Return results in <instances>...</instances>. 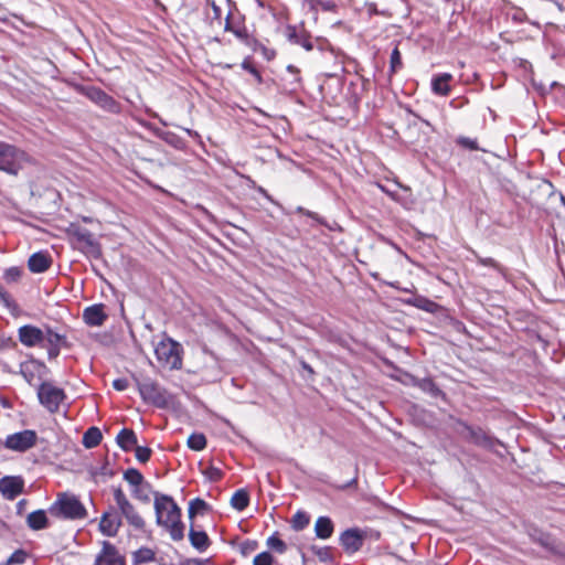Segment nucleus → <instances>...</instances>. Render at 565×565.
<instances>
[{
	"instance_id": "1",
	"label": "nucleus",
	"mask_w": 565,
	"mask_h": 565,
	"mask_svg": "<svg viewBox=\"0 0 565 565\" xmlns=\"http://www.w3.org/2000/svg\"><path fill=\"white\" fill-rule=\"evenodd\" d=\"M156 523L163 527L173 541H180L184 536V525L181 521V509L172 497L152 492Z\"/></svg>"
},
{
	"instance_id": "2",
	"label": "nucleus",
	"mask_w": 565,
	"mask_h": 565,
	"mask_svg": "<svg viewBox=\"0 0 565 565\" xmlns=\"http://www.w3.org/2000/svg\"><path fill=\"white\" fill-rule=\"evenodd\" d=\"M50 513L64 519H83L86 515V509L82 502L68 493L58 494L56 501L50 507Z\"/></svg>"
},
{
	"instance_id": "3",
	"label": "nucleus",
	"mask_w": 565,
	"mask_h": 565,
	"mask_svg": "<svg viewBox=\"0 0 565 565\" xmlns=\"http://www.w3.org/2000/svg\"><path fill=\"white\" fill-rule=\"evenodd\" d=\"M28 162L26 154L14 146L0 142V170L17 174Z\"/></svg>"
},
{
	"instance_id": "4",
	"label": "nucleus",
	"mask_w": 565,
	"mask_h": 565,
	"mask_svg": "<svg viewBox=\"0 0 565 565\" xmlns=\"http://www.w3.org/2000/svg\"><path fill=\"white\" fill-rule=\"evenodd\" d=\"M158 361L171 370L180 369L182 360L179 353V344L172 339L161 340L154 348Z\"/></svg>"
},
{
	"instance_id": "5",
	"label": "nucleus",
	"mask_w": 565,
	"mask_h": 565,
	"mask_svg": "<svg viewBox=\"0 0 565 565\" xmlns=\"http://www.w3.org/2000/svg\"><path fill=\"white\" fill-rule=\"evenodd\" d=\"M113 494L120 515L126 519L128 524L137 530L143 529V519L138 513L134 504L128 500L125 492L120 488H115L113 490Z\"/></svg>"
},
{
	"instance_id": "6",
	"label": "nucleus",
	"mask_w": 565,
	"mask_h": 565,
	"mask_svg": "<svg viewBox=\"0 0 565 565\" xmlns=\"http://www.w3.org/2000/svg\"><path fill=\"white\" fill-rule=\"evenodd\" d=\"M38 397L42 406H44L50 413H55L63 403L65 393L54 384L44 382L38 388Z\"/></svg>"
},
{
	"instance_id": "7",
	"label": "nucleus",
	"mask_w": 565,
	"mask_h": 565,
	"mask_svg": "<svg viewBox=\"0 0 565 565\" xmlns=\"http://www.w3.org/2000/svg\"><path fill=\"white\" fill-rule=\"evenodd\" d=\"M137 387L142 399L149 404L163 407L169 403L167 392L151 380L137 381Z\"/></svg>"
},
{
	"instance_id": "8",
	"label": "nucleus",
	"mask_w": 565,
	"mask_h": 565,
	"mask_svg": "<svg viewBox=\"0 0 565 565\" xmlns=\"http://www.w3.org/2000/svg\"><path fill=\"white\" fill-rule=\"evenodd\" d=\"M38 439L34 430H22L7 436L4 447L12 451L24 452L31 449Z\"/></svg>"
},
{
	"instance_id": "9",
	"label": "nucleus",
	"mask_w": 565,
	"mask_h": 565,
	"mask_svg": "<svg viewBox=\"0 0 565 565\" xmlns=\"http://www.w3.org/2000/svg\"><path fill=\"white\" fill-rule=\"evenodd\" d=\"M94 565H125V559L113 544L104 541Z\"/></svg>"
},
{
	"instance_id": "10",
	"label": "nucleus",
	"mask_w": 565,
	"mask_h": 565,
	"mask_svg": "<svg viewBox=\"0 0 565 565\" xmlns=\"http://www.w3.org/2000/svg\"><path fill=\"white\" fill-rule=\"evenodd\" d=\"M18 335L20 342L28 348L42 347L44 343V331L31 324L20 327Z\"/></svg>"
},
{
	"instance_id": "11",
	"label": "nucleus",
	"mask_w": 565,
	"mask_h": 565,
	"mask_svg": "<svg viewBox=\"0 0 565 565\" xmlns=\"http://www.w3.org/2000/svg\"><path fill=\"white\" fill-rule=\"evenodd\" d=\"M120 526L121 518L114 509H109L103 513L99 521V531L103 535L109 537L116 536Z\"/></svg>"
},
{
	"instance_id": "12",
	"label": "nucleus",
	"mask_w": 565,
	"mask_h": 565,
	"mask_svg": "<svg viewBox=\"0 0 565 565\" xmlns=\"http://www.w3.org/2000/svg\"><path fill=\"white\" fill-rule=\"evenodd\" d=\"M20 372L25 381L32 384L35 380L42 379L46 373V366L44 363L31 359L20 365Z\"/></svg>"
},
{
	"instance_id": "13",
	"label": "nucleus",
	"mask_w": 565,
	"mask_h": 565,
	"mask_svg": "<svg viewBox=\"0 0 565 565\" xmlns=\"http://www.w3.org/2000/svg\"><path fill=\"white\" fill-rule=\"evenodd\" d=\"M23 480L20 477H3L0 480V492L8 500H13L23 491Z\"/></svg>"
},
{
	"instance_id": "14",
	"label": "nucleus",
	"mask_w": 565,
	"mask_h": 565,
	"mask_svg": "<svg viewBox=\"0 0 565 565\" xmlns=\"http://www.w3.org/2000/svg\"><path fill=\"white\" fill-rule=\"evenodd\" d=\"M340 543L348 553L358 552L363 545V535L356 529L344 531L340 536Z\"/></svg>"
},
{
	"instance_id": "15",
	"label": "nucleus",
	"mask_w": 565,
	"mask_h": 565,
	"mask_svg": "<svg viewBox=\"0 0 565 565\" xmlns=\"http://www.w3.org/2000/svg\"><path fill=\"white\" fill-rule=\"evenodd\" d=\"M107 319L104 305H93L87 307L83 312V320L90 327H100Z\"/></svg>"
},
{
	"instance_id": "16",
	"label": "nucleus",
	"mask_w": 565,
	"mask_h": 565,
	"mask_svg": "<svg viewBox=\"0 0 565 565\" xmlns=\"http://www.w3.org/2000/svg\"><path fill=\"white\" fill-rule=\"evenodd\" d=\"M64 341L65 338L63 335L47 328L44 331V343L42 344V348L47 350L50 358H56Z\"/></svg>"
},
{
	"instance_id": "17",
	"label": "nucleus",
	"mask_w": 565,
	"mask_h": 565,
	"mask_svg": "<svg viewBox=\"0 0 565 565\" xmlns=\"http://www.w3.org/2000/svg\"><path fill=\"white\" fill-rule=\"evenodd\" d=\"M52 259L45 252H38L30 256L28 267L32 273H44L51 266Z\"/></svg>"
},
{
	"instance_id": "18",
	"label": "nucleus",
	"mask_w": 565,
	"mask_h": 565,
	"mask_svg": "<svg viewBox=\"0 0 565 565\" xmlns=\"http://www.w3.org/2000/svg\"><path fill=\"white\" fill-rule=\"evenodd\" d=\"M334 531L333 522L328 516H319L315 523V534L320 540H328Z\"/></svg>"
},
{
	"instance_id": "19",
	"label": "nucleus",
	"mask_w": 565,
	"mask_h": 565,
	"mask_svg": "<svg viewBox=\"0 0 565 565\" xmlns=\"http://www.w3.org/2000/svg\"><path fill=\"white\" fill-rule=\"evenodd\" d=\"M452 75L449 73H443L434 76L431 79V89L435 94L440 96H447L450 93L449 82L451 81Z\"/></svg>"
},
{
	"instance_id": "20",
	"label": "nucleus",
	"mask_w": 565,
	"mask_h": 565,
	"mask_svg": "<svg viewBox=\"0 0 565 565\" xmlns=\"http://www.w3.org/2000/svg\"><path fill=\"white\" fill-rule=\"evenodd\" d=\"M26 524L34 531L43 530L49 526V520L44 510H36L26 516Z\"/></svg>"
},
{
	"instance_id": "21",
	"label": "nucleus",
	"mask_w": 565,
	"mask_h": 565,
	"mask_svg": "<svg viewBox=\"0 0 565 565\" xmlns=\"http://www.w3.org/2000/svg\"><path fill=\"white\" fill-rule=\"evenodd\" d=\"M287 38L290 42L301 45L307 51L312 50V43L303 31H298L296 26H288Z\"/></svg>"
},
{
	"instance_id": "22",
	"label": "nucleus",
	"mask_w": 565,
	"mask_h": 565,
	"mask_svg": "<svg viewBox=\"0 0 565 565\" xmlns=\"http://www.w3.org/2000/svg\"><path fill=\"white\" fill-rule=\"evenodd\" d=\"M117 443L126 451L134 449L137 446V436L131 429H121L117 435Z\"/></svg>"
},
{
	"instance_id": "23",
	"label": "nucleus",
	"mask_w": 565,
	"mask_h": 565,
	"mask_svg": "<svg viewBox=\"0 0 565 565\" xmlns=\"http://www.w3.org/2000/svg\"><path fill=\"white\" fill-rule=\"evenodd\" d=\"M78 242L83 243L88 253L99 254V247L92 233L86 230H78L75 232Z\"/></svg>"
},
{
	"instance_id": "24",
	"label": "nucleus",
	"mask_w": 565,
	"mask_h": 565,
	"mask_svg": "<svg viewBox=\"0 0 565 565\" xmlns=\"http://www.w3.org/2000/svg\"><path fill=\"white\" fill-rule=\"evenodd\" d=\"M189 539L192 546L199 551H204L209 545V537L203 531L191 530L189 533Z\"/></svg>"
},
{
	"instance_id": "25",
	"label": "nucleus",
	"mask_w": 565,
	"mask_h": 565,
	"mask_svg": "<svg viewBox=\"0 0 565 565\" xmlns=\"http://www.w3.org/2000/svg\"><path fill=\"white\" fill-rule=\"evenodd\" d=\"M102 440V433L97 427H90L83 436V445L86 448L96 447Z\"/></svg>"
},
{
	"instance_id": "26",
	"label": "nucleus",
	"mask_w": 565,
	"mask_h": 565,
	"mask_svg": "<svg viewBox=\"0 0 565 565\" xmlns=\"http://www.w3.org/2000/svg\"><path fill=\"white\" fill-rule=\"evenodd\" d=\"M89 97L98 105L104 108L113 109L115 106V102L107 94L102 92L100 89H92L89 92Z\"/></svg>"
},
{
	"instance_id": "27",
	"label": "nucleus",
	"mask_w": 565,
	"mask_h": 565,
	"mask_svg": "<svg viewBox=\"0 0 565 565\" xmlns=\"http://www.w3.org/2000/svg\"><path fill=\"white\" fill-rule=\"evenodd\" d=\"M248 502H249L248 493L242 489L237 490L231 499L232 507L234 509H236L237 511H243L248 505Z\"/></svg>"
},
{
	"instance_id": "28",
	"label": "nucleus",
	"mask_w": 565,
	"mask_h": 565,
	"mask_svg": "<svg viewBox=\"0 0 565 565\" xmlns=\"http://www.w3.org/2000/svg\"><path fill=\"white\" fill-rule=\"evenodd\" d=\"M124 479L132 487V489L146 482L141 472L135 468L127 469L124 472Z\"/></svg>"
},
{
	"instance_id": "29",
	"label": "nucleus",
	"mask_w": 565,
	"mask_h": 565,
	"mask_svg": "<svg viewBox=\"0 0 565 565\" xmlns=\"http://www.w3.org/2000/svg\"><path fill=\"white\" fill-rule=\"evenodd\" d=\"M151 487L148 482H143L142 484L132 489V495L135 499L148 503L150 502Z\"/></svg>"
},
{
	"instance_id": "30",
	"label": "nucleus",
	"mask_w": 565,
	"mask_h": 565,
	"mask_svg": "<svg viewBox=\"0 0 565 565\" xmlns=\"http://www.w3.org/2000/svg\"><path fill=\"white\" fill-rule=\"evenodd\" d=\"M188 446L195 451L203 450L206 446V438L201 433H194L188 438Z\"/></svg>"
},
{
	"instance_id": "31",
	"label": "nucleus",
	"mask_w": 565,
	"mask_h": 565,
	"mask_svg": "<svg viewBox=\"0 0 565 565\" xmlns=\"http://www.w3.org/2000/svg\"><path fill=\"white\" fill-rule=\"evenodd\" d=\"M309 516L306 512L298 511L291 519V526L296 531L303 530L309 524Z\"/></svg>"
},
{
	"instance_id": "32",
	"label": "nucleus",
	"mask_w": 565,
	"mask_h": 565,
	"mask_svg": "<svg viewBox=\"0 0 565 565\" xmlns=\"http://www.w3.org/2000/svg\"><path fill=\"white\" fill-rule=\"evenodd\" d=\"M207 508V504L202 499H194L189 504V516L192 519L196 514H202Z\"/></svg>"
},
{
	"instance_id": "33",
	"label": "nucleus",
	"mask_w": 565,
	"mask_h": 565,
	"mask_svg": "<svg viewBox=\"0 0 565 565\" xmlns=\"http://www.w3.org/2000/svg\"><path fill=\"white\" fill-rule=\"evenodd\" d=\"M266 544L269 548L276 551L279 554H282L287 551L286 543L282 540H280L276 534L270 535L267 539Z\"/></svg>"
},
{
	"instance_id": "34",
	"label": "nucleus",
	"mask_w": 565,
	"mask_h": 565,
	"mask_svg": "<svg viewBox=\"0 0 565 565\" xmlns=\"http://www.w3.org/2000/svg\"><path fill=\"white\" fill-rule=\"evenodd\" d=\"M154 558V553L148 547L139 548L134 554V561L136 563H148Z\"/></svg>"
},
{
	"instance_id": "35",
	"label": "nucleus",
	"mask_w": 565,
	"mask_h": 565,
	"mask_svg": "<svg viewBox=\"0 0 565 565\" xmlns=\"http://www.w3.org/2000/svg\"><path fill=\"white\" fill-rule=\"evenodd\" d=\"M311 551L321 562H330L332 559L331 550L327 546H312Z\"/></svg>"
},
{
	"instance_id": "36",
	"label": "nucleus",
	"mask_w": 565,
	"mask_h": 565,
	"mask_svg": "<svg viewBox=\"0 0 565 565\" xmlns=\"http://www.w3.org/2000/svg\"><path fill=\"white\" fill-rule=\"evenodd\" d=\"M274 557L268 552H262L258 555L254 557L253 564L254 565H273Z\"/></svg>"
},
{
	"instance_id": "37",
	"label": "nucleus",
	"mask_w": 565,
	"mask_h": 565,
	"mask_svg": "<svg viewBox=\"0 0 565 565\" xmlns=\"http://www.w3.org/2000/svg\"><path fill=\"white\" fill-rule=\"evenodd\" d=\"M135 456L140 462H147L150 458L151 450L147 447L136 446Z\"/></svg>"
},
{
	"instance_id": "38",
	"label": "nucleus",
	"mask_w": 565,
	"mask_h": 565,
	"mask_svg": "<svg viewBox=\"0 0 565 565\" xmlns=\"http://www.w3.org/2000/svg\"><path fill=\"white\" fill-rule=\"evenodd\" d=\"M21 277V269L18 268V267H11V268H8L6 271H4V279L8 281V282H14V281H18Z\"/></svg>"
},
{
	"instance_id": "39",
	"label": "nucleus",
	"mask_w": 565,
	"mask_h": 565,
	"mask_svg": "<svg viewBox=\"0 0 565 565\" xmlns=\"http://www.w3.org/2000/svg\"><path fill=\"white\" fill-rule=\"evenodd\" d=\"M402 66V58L398 49H394L391 54V70L396 72Z\"/></svg>"
},
{
	"instance_id": "40",
	"label": "nucleus",
	"mask_w": 565,
	"mask_h": 565,
	"mask_svg": "<svg viewBox=\"0 0 565 565\" xmlns=\"http://www.w3.org/2000/svg\"><path fill=\"white\" fill-rule=\"evenodd\" d=\"M457 142L465 147V148H468L470 150H477L478 149V145H477V141L475 139H471V138H468V137H459Z\"/></svg>"
},
{
	"instance_id": "41",
	"label": "nucleus",
	"mask_w": 565,
	"mask_h": 565,
	"mask_svg": "<svg viewBox=\"0 0 565 565\" xmlns=\"http://www.w3.org/2000/svg\"><path fill=\"white\" fill-rule=\"evenodd\" d=\"M242 67L244 70H246L247 72H249L256 78V81L258 83L262 82V76H260L259 72L248 61H244L242 63Z\"/></svg>"
},
{
	"instance_id": "42",
	"label": "nucleus",
	"mask_w": 565,
	"mask_h": 565,
	"mask_svg": "<svg viewBox=\"0 0 565 565\" xmlns=\"http://www.w3.org/2000/svg\"><path fill=\"white\" fill-rule=\"evenodd\" d=\"M0 303H2L4 307L10 308L12 306V300L10 295L3 289V287L0 285Z\"/></svg>"
},
{
	"instance_id": "43",
	"label": "nucleus",
	"mask_w": 565,
	"mask_h": 565,
	"mask_svg": "<svg viewBox=\"0 0 565 565\" xmlns=\"http://www.w3.org/2000/svg\"><path fill=\"white\" fill-rule=\"evenodd\" d=\"M129 383H128V380L126 379H117L113 382V387L116 390V391H125L127 387H128Z\"/></svg>"
},
{
	"instance_id": "44",
	"label": "nucleus",
	"mask_w": 565,
	"mask_h": 565,
	"mask_svg": "<svg viewBox=\"0 0 565 565\" xmlns=\"http://www.w3.org/2000/svg\"><path fill=\"white\" fill-rule=\"evenodd\" d=\"M181 565H209V561L201 558H190L184 561Z\"/></svg>"
},
{
	"instance_id": "45",
	"label": "nucleus",
	"mask_w": 565,
	"mask_h": 565,
	"mask_svg": "<svg viewBox=\"0 0 565 565\" xmlns=\"http://www.w3.org/2000/svg\"><path fill=\"white\" fill-rule=\"evenodd\" d=\"M287 71H288L290 74L295 75V82H296L297 84H299V83H300V77L298 76V74H299V70H298L296 66H294V65H288V66H287Z\"/></svg>"
},
{
	"instance_id": "46",
	"label": "nucleus",
	"mask_w": 565,
	"mask_h": 565,
	"mask_svg": "<svg viewBox=\"0 0 565 565\" xmlns=\"http://www.w3.org/2000/svg\"><path fill=\"white\" fill-rule=\"evenodd\" d=\"M479 262L487 266H492L495 264V262L492 258H480Z\"/></svg>"
},
{
	"instance_id": "47",
	"label": "nucleus",
	"mask_w": 565,
	"mask_h": 565,
	"mask_svg": "<svg viewBox=\"0 0 565 565\" xmlns=\"http://www.w3.org/2000/svg\"><path fill=\"white\" fill-rule=\"evenodd\" d=\"M426 303H427L426 306H420V307L428 311L433 310V307L435 306V303L428 302V301Z\"/></svg>"
},
{
	"instance_id": "48",
	"label": "nucleus",
	"mask_w": 565,
	"mask_h": 565,
	"mask_svg": "<svg viewBox=\"0 0 565 565\" xmlns=\"http://www.w3.org/2000/svg\"><path fill=\"white\" fill-rule=\"evenodd\" d=\"M213 476H215V478H218V477L221 476V473H220V471H218V470H216V469H215V470L213 471Z\"/></svg>"
},
{
	"instance_id": "49",
	"label": "nucleus",
	"mask_w": 565,
	"mask_h": 565,
	"mask_svg": "<svg viewBox=\"0 0 565 565\" xmlns=\"http://www.w3.org/2000/svg\"><path fill=\"white\" fill-rule=\"evenodd\" d=\"M561 202L563 203V205L565 206V198L562 195L561 196Z\"/></svg>"
},
{
	"instance_id": "50",
	"label": "nucleus",
	"mask_w": 565,
	"mask_h": 565,
	"mask_svg": "<svg viewBox=\"0 0 565 565\" xmlns=\"http://www.w3.org/2000/svg\"><path fill=\"white\" fill-rule=\"evenodd\" d=\"M303 367L311 371V369L307 364H303Z\"/></svg>"
}]
</instances>
